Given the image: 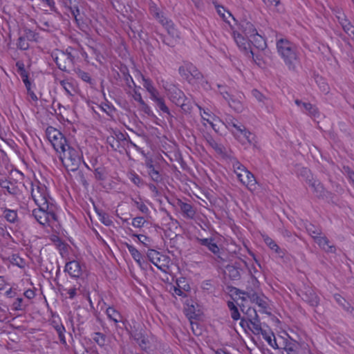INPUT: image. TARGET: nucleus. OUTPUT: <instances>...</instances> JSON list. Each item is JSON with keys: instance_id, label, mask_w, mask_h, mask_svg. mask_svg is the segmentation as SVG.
Here are the masks:
<instances>
[{"instance_id": "603ef678", "label": "nucleus", "mask_w": 354, "mask_h": 354, "mask_svg": "<svg viewBox=\"0 0 354 354\" xmlns=\"http://www.w3.org/2000/svg\"><path fill=\"white\" fill-rule=\"evenodd\" d=\"M241 134L243 136L250 144H253L255 142V136L248 131L245 127V131H242Z\"/></svg>"}, {"instance_id": "7ed1b4c3", "label": "nucleus", "mask_w": 354, "mask_h": 354, "mask_svg": "<svg viewBox=\"0 0 354 354\" xmlns=\"http://www.w3.org/2000/svg\"><path fill=\"white\" fill-rule=\"evenodd\" d=\"M46 134L48 140L51 143L57 152H66L69 146L65 136L57 129L53 127H47Z\"/></svg>"}, {"instance_id": "cd10ccee", "label": "nucleus", "mask_w": 354, "mask_h": 354, "mask_svg": "<svg viewBox=\"0 0 354 354\" xmlns=\"http://www.w3.org/2000/svg\"><path fill=\"white\" fill-rule=\"evenodd\" d=\"M120 71L122 73L123 78L129 87H131V85L130 84L131 82L135 85L131 76L129 75V69L125 65H122L120 66Z\"/></svg>"}, {"instance_id": "dca6fc26", "label": "nucleus", "mask_w": 354, "mask_h": 354, "mask_svg": "<svg viewBox=\"0 0 354 354\" xmlns=\"http://www.w3.org/2000/svg\"><path fill=\"white\" fill-rule=\"evenodd\" d=\"M249 37L250 38L249 39L250 42H251L255 48L261 50L266 48L267 46L266 41L265 39L258 33V32H256L254 35H251Z\"/></svg>"}, {"instance_id": "a211bd4d", "label": "nucleus", "mask_w": 354, "mask_h": 354, "mask_svg": "<svg viewBox=\"0 0 354 354\" xmlns=\"http://www.w3.org/2000/svg\"><path fill=\"white\" fill-rule=\"evenodd\" d=\"M218 86L219 88L223 89L221 90L220 93L225 98V100H226L228 102L229 105L236 111H239L240 109L241 108L240 102L236 100L232 99L230 94L228 93V92L223 89L224 86H222L221 85H218Z\"/></svg>"}, {"instance_id": "4be33fe9", "label": "nucleus", "mask_w": 354, "mask_h": 354, "mask_svg": "<svg viewBox=\"0 0 354 354\" xmlns=\"http://www.w3.org/2000/svg\"><path fill=\"white\" fill-rule=\"evenodd\" d=\"M168 91V95H169V97L171 100L174 102L176 100H179L181 97H184V93L178 88L174 85H171L170 88L167 89Z\"/></svg>"}, {"instance_id": "423d86ee", "label": "nucleus", "mask_w": 354, "mask_h": 354, "mask_svg": "<svg viewBox=\"0 0 354 354\" xmlns=\"http://www.w3.org/2000/svg\"><path fill=\"white\" fill-rule=\"evenodd\" d=\"M228 289H230V291L231 292H233L236 295L241 294L243 295H245L246 297H240L242 301H245L246 298H248L252 303H256L259 306L261 307L262 308L266 309L267 308L266 301H264L261 297H259L257 293L255 292H245L235 287H228Z\"/></svg>"}, {"instance_id": "58836bf2", "label": "nucleus", "mask_w": 354, "mask_h": 354, "mask_svg": "<svg viewBox=\"0 0 354 354\" xmlns=\"http://www.w3.org/2000/svg\"><path fill=\"white\" fill-rule=\"evenodd\" d=\"M159 254V252H157L155 250H149L147 252V257L149 258V261L153 263L156 266L158 267L157 263L156 262V260L160 261V258L158 257V255Z\"/></svg>"}, {"instance_id": "c9c22d12", "label": "nucleus", "mask_w": 354, "mask_h": 354, "mask_svg": "<svg viewBox=\"0 0 354 354\" xmlns=\"http://www.w3.org/2000/svg\"><path fill=\"white\" fill-rule=\"evenodd\" d=\"M16 66L17 68V71L22 80L25 79L26 77H28V73L26 71L24 64L22 62H17Z\"/></svg>"}, {"instance_id": "0eeeda50", "label": "nucleus", "mask_w": 354, "mask_h": 354, "mask_svg": "<svg viewBox=\"0 0 354 354\" xmlns=\"http://www.w3.org/2000/svg\"><path fill=\"white\" fill-rule=\"evenodd\" d=\"M243 266H248L245 261H235L233 264H229L225 266V273L228 275L231 280H239L241 277V272L243 271Z\"/></svg>"}, {"instance_id": "a18cd8bd", "label": "nucleus", "mask_w": 354, "mask_h": 354, "mask_svg": "<svg viewBox=\"0 0 354 354\" xmlns=\"http://www.w3.org/2000/svg\"><path fill=\"white\" fill-rule=\"evenodd\" d=\"M261 335H262L263 339L268 342V344L270 346H271L274 348H279V346L277 344V341H276L275 338H274V342H272L271 337L268 334L266 330L261 331Z\"/></svg>"}, {"instance_id": "7c9ffc66", "label": "nucleus", "mask_w": 354, "mask_h": 354, "mask_svg": "<svg viewBox=\"0 0 354 354\" xmlns=\"http://www.w3.org/2000/svg\"><path fill=\"white\" fill-rule=\"evenodd\" d=\"M75 73L77 75L78 77L81 78L83 81L88 83L91 85L94 84V82L91 77L88 73L85 72L81 69H77L75 70Z\"/></svg>"}, {"instance_id": "f8f14e48", "label": "nucleus", "mask_w": 354, "mask_h": 354, "mask_svg": "<svg viewBox=\"0 0 354 354\" xmlns=\"http://www.w3.org/2000/svg\"><path fill=\"white\" fill-rule=\"evenodd\" d=\"M178 205L179 206L185 217L188 218H194L196 214V211L191 204L184 203L179 199L178 200Z\"/></svg>"}, {"instance_id": "ea45409f", "label": "nucleus", "mask_w": 354, "mask_h": 354, "mask_svg": "<svg viewBox=\"0 0 354 354\" xmlns=\"http://www.w3.org/2000/svg\"><path fill=\"white\" fill-rule=\"evenodd\" d=\"M24 37L28 41H37L38 38V33L31 30L29 28H25L24 30Z\"/></svg>"}, {"instance_id": "e2e57ef3", "label": "nucleus", "mask_w": 354, "mask_h": 354, "mask_svg": "<svg viewBox=\"0 0 354 354\" xmlns=\"http://www.w3.org/2000/svg\"><path fill=\"white\" fill-rule=\"evenodd\" d=\"M344 32L350 37H354V26L350 23L343 28Z\"/></svg>"}, {"instance_id": "4d7b16f0", "label": "nucleus", "mask_w": 354, "mask_h": 354, "mask_svg": "<svg viewBox=\"0 0 354 354\" xmlns=\"http://www.w3.org/2000/svg\"><path fill=\"white\" fill-rule=\"evenodd\" d=\"M247 182L243 181L244 184H247V185H254L256 184V179L254 176L250 171H247Z\"/></svg>"}, {"instance_id": "f3484780", "label": "nucleus", "mask_w": 354, "mask_h": 354, "mask_svg": "<svg viewBox=\"0 0 354 354\" xmlns=\"http://www.w3.org/2000/svg\"><path fill=\"white\" fill-rule=\"evenodd\" d=\"M214 239L212 238H210V239L198 238L197 239V241L200 245L206 246L209 249V251H211L214 254H217L219 253L220 249L218 247V245H216V243H215L214 242Z\"/></svg>"}, {"instance_id": "c85d7f7f", "label": "nucleus", "mask_w": 354, "mask_h": 354, "mask_svg": "<svg viewBox=\"0 0 354 354\" xmlns=\"http://www.w3.org/2000/svg\"><path fill=\"white\" fill-rule=\"evenodd\" d=\"M130 335L134 339L136 337H139V335L142 333H144V330L140 324L136 323V322H133V326H130Z\"/></svg>"}, {"instance_id": "bf43d9fd", "label": "nucleus", "mask_w": 354, "mask_h": 354, "mask_svg": "<svg viewBox=\"0 0 354 354\" xmlns=\"http://www.w3.org/2000/svg\"><path fill=\"white\" fill-rule=\"evenodd\" d=\"M77 178L79 180V182L85 187L86 188L88 186V183L87 180H86L85 176L83 174L82 171H79L77 172Z\"/></svg>"}, {"instance_id": "f257e3e1", "label": "nucleus", "mask_w": 354, "mask_h": 354, "mask_svg": "<svg viewBox=\"0 0 354 354\" xmlns=\"http://www.w3.org/2000/svg\"><path fill=\"white\" fill-rule=\"evenodd\" d=\"M279 54L290 71H295L298 60L296 46L286 39H280L277 42Z\"/></svg>"}, {"instance_id": "a878e982", "label": "nucleus", "mask_w": 354, "mask_h": 354, "mask_svg": "<svg viewBox=\"0 0 354 354\" xmlns=\"http://www.w3.org/2000/svg\"><path fill=\"white\" fill-rule=\"evenodd\" d=\"M302 107L311 117L315 118L319 115L318 109L309 102L302 103Z\"/></svg>"}, {"instance_id": "20e7f679", "label": "nucleus", "mask_w": 354, "mask_h": 354, "mask_svg": "<svg viewBox=\"0 0 354 354\" xmlns=\"http://www.w3.org/2000/svg\"><path fill=\"white\" fill-rule=\"evenodd\" d=\"M31 196L37 205L44 206L45 204H53V199L47 193V188L44 185L37 182L35 184L31 183Z\"/></svg>"}, {"instance_id": "2f4dec72", "label": "nucleus", "mask_w": 354, "mask_h": 354, "mask_svg": "<svg viewBox=\"0 0 354 354\" xmlns=\"http://www.w3.org/2000/svg\"><path fill=\"white\" fill-rule=\"evenodd\" d=\"M125 245H126L129 252L131 254L133 259L136 261H139V260L142 259V254L135 247H133V245H131L129 243H126Z\"/></svg>"}, {"instance_id": "79ce46f5", "label": "nucleus", "mask_w": 354, "mask_h": 354, "mask_svg": "<svg viewBox=\"0 0 354 354\" xmlns=\"http://www.w3.org/2000/svg\"><path fill=\"white\" fill-rule=\"evenodd\" d=\"M139 346L144 350L147 348V345L149 342L148 339L145 337L144 333H142L139 337H136L133 339Z\"/></svg>"}, {"instance_id": "6e6552de", "label": "nucleus", "mask_w": 354, "mask_h": 354, "mask_svg": "<svg viewBox=\"0 0 354 354\" xmlns=\"http://www.w3.org/2000/svg\"><path fill=\"white\" fill-rule=\"evenodd\" d=\"M299 295L301 299L309 304L311 306H317L319 302V297L310 287H305L303 290H300Z\"/></svg>"}, {"instance_id": "5fc2aeb1", "label": "nucleus", "mask_w": 354, "mask_h": 354, "mask_svg": "<svg viewBox=\"0 0 354 354\" xmlns=\"http://www.w3.org/2000/svg\"><path fill=\"white\" fill-rule=\"evenodd\" d=\"M68 3H69V5H68V3L66 2V6H68L72 15L75 17V19L76 20H77V17L78 15H80V10H79L78 7L76 6H72L71 0L68 1Z\"/></svg>"}, {"instance_id": "1a4fd4ad", "label": "nucleus", "mask_w": 354, "mask_h": 354, "mask_svg": "<svg viewBox=\"0 0 354 354\" xmlns=\"http://www.w3.org/2000/svg\"><path fill=\"white\" fill-rule=\"evenodd\" d=\"M65 271L68 272L71 277L75 278L79 277L82 272L79 262L75 260L69 261L66 264Z\"/></svg>"}, {"instance_id": "aec40b11", "label": "nucleus", "mask_w": 354, "mask_h": 354, "mask_svg": "<svg viewBox=\"0 0 354 354\" xmlns=\"http://www.w3.org/2000/svg\"><path fill=\"white\" fill-rule=\"evenodd\" d=\"M154 101L156 106L159 108V109L165 113H167L169 117L171 118L172 115L169 111V108L167 106L165 102V100L162 97L160 96V95H158L157 96L154 97L151 99Z\"/></svg>"}, {"instance_id": "bb28decb", "label": "nucleus", "mask_w": 354, "mask_h": 354, "mask_svg": "<svg viewBox=\"0 0 354 354\" xmlns=\"http://www.w3.org/2000/svg\"><path fill=\"white\" fill-rule=\"evenodd\" d=\"M4 218L10 223H15L18 221L17 211L6 209L3 211Z\"/></svg>"}, {"instance_id": "338daca9", "label": "nucleus", "mask_w": 354, "mask_h": 354, "mask_svg": "<svg viewBox=\"0 0 354 354\" xmlns=\"http://www.w3.org/2000/svg\"><path fill=\"white\" fill-rule=\"evenodd\" d=\"M23 299L22 298H17V300L13 304V308L16 310H21L23 309L22 308V303H23Z\"/></svg>"}, {"instance_id": "393cba45", "label": "nucleus", "mask_w": 354, "mask_h": 354, "mask_svg": "<svg viewBox=\"0 0 354 354\" xmlns=\"http://www.w3.org/2000/svg\"><path fill=\"white\" fill-rule=\"evenodd\" d=\"M306 229L308 233L315 239V236H318L322 234V229L319 226L315 225L312 223L306 225Z\"/></svg>"}, {"instance_id": "de8ad7c7", "label": "nucleus", "mask_w": 354, "mask_h": 354, "mask_svg": "<svg viewBox=\"0 0 354 354\" xmlns=\"http://www.w3.org/2000/svg\"><path fill=\"white\" fill-rule=\"evenodd\" d=\"M134 205L143 214H147L149 212V209L147 206L142 202H138L136 200L131 198Z\"/></svg>"}, {"instance_id": "e433bc0d", "label": "nucleus", "mask_w": 354, "mask_h": 354, "mask_svg": "<svg viewBox=\"0 0 354 354\" xmlns=\"http://www.w3.org/2000/svg\"><path fill=\"white\" fill-rule=\"evenodd\" d=\"M227 123L229 127H232L236 129V131L241 133L242 131H245V126L243 124L239 125L236 122V120L234 118H229L227 120Z\"/></svg>"}, {"instance_id": "412c9836", "label": "nucleus", "mask_w": 354, "mask_h": 354, "mask_svg": "<svg viewBox=\"0 0 354 354\" xmlns=\"http://www.w3.org/2000/svg\"><path fill=\"white\" fill-rule=\"evenodd\" d=\"M264 241L266 244L271 249L275 251L277 254H279L280 257H283L284 255V251L281 250L279 245L275 243L274 240H272L269 236H266L264 238Z\"/></svg>"}, {"instance_id": "052dcab7", "label": "nucleus", "mask_w": 354, "mask_h": 354, "mask_svg": "<svg viewBox=\"0 0 354 354\" xmlns=\"http://www.w3.org/2000/svg\"><path fill=\"white\" fill-rule=\"evenodd\" d=\"M267 7H275L277 8L280 3V0H262Z\"/></svg>"}, {"instance_id": "9b49d317", "label": "nucleus", "mask_w": 354, "mask_h": 354, "mask_svg": "<svg viewBox=\"0 0 354 354\" xmlns=\"http://www.w3.org/2000/svg\"><path fill=\"white\" fill-rule=\"evenodd\" d=\"M308 184L313 189V192L317 198H324L325 196V189L319 180L311 178V179H308Z\"/></svg>"}, {"instance_id": "c756f323", "label": "nucleus", "mask_w": 354, "mask_h": 354, "mask_svg": "<svg viewBox=\"0 0 354 354\" xmlns=\"http://www.w3.org/2000/svg\"><path fill=\"white\" fill-rule=\"evenodd\" d=\"M106 315L108 317L113 320L115 324L119 322V319L121 317L120 314L118 312L115 308L112 307H109L106 309Z\"/></svg>"}, {"instance_id": "b1692460", "label": "nucleus", "mask_w": 354, "mask_h": 354, "mask_svg": "<svg viewBox=\"0 0 354 354\" xmlns=\"http://www.w3.org/2000/svg\"><path fill=\"white\" fill-rule=\"evenodd\" d=\"M143 81H144V87L147 89V91L150 93L151 98H153L154 97L159 95V92L158 90L153 87L152 85V82L149 79H145L143 77Z\"/></svg>"}, {"instance_id": "39448f33", "label": "nucleus", "mask_w": 354, "mask_h": 354, "mask_svg": "<svg viewBox=\"0 0 354 354\" xmlns=\"http://www.w3.org/2000/svg\"><path fill=\"white\" fill-rule=\"evenodd\" d=\"M64 156L66 159L65 167L66 169L71 171H77L81 163V158L78 151L68 146L66 151L64 153Z\"/></svg>"}, {"instance_id": "680f3d73", "label": "nucleus", "mask_w": 354, "mask_h": 354, "mask_svg": "<svg viewBox=\"0 0 354 354\" xmlns=\"http://www.w3.org/2000/svg\"><path fill=\"white\" fill-rule=\"evenodd\" d=\"M180 108L185 113H189L192 109L190 101L187 99V101L185 102L183 104H181Z\"/></svg>"}, {"instance_id": "5701e85b", "label": "nucleus", "mask_w": 354, "mask_h": 354, "mask_svg": "<svg viewBox=\"0 0 354 354\" xmlns=\"http://www.w3.org/2000/svg\"><path fill=\"white\" fill-rule=\"evenodd\" d=\"M62 57L66 56V59L68 60L71 64H74L75 57L77 56V52L72 47H68L64 51H62Z\"/></svg>"}, {"instance_id": "2eb2a0df", "label": "nucleus", "mask_w": 354, "mask_h": 354, "mask_svg": "<svg viewBox=\"0 0 354 354\" xmlns=\"http://www.w3.org/2000/svg\"><path fill=\"white\" fill-rule=\"evenodd\" d=\"M188 73H189L190 77H192V84H202L204 82L203 74L191 63H188Z\"/></svg>"}, {"instance_id": "69168bd1", "label": "nucleus", "mask_w": 354, "mask_h": 354, "mask_svg": "<svg viewBox=\"0 0 354 354\" xmlns=\"http://www.w3.org/2000/svg\"><path fill=\"white\" fill-rule=\"evenodd\" d=\"M252 95L257 100H259V102H263L265 97L264 95L261 93L259 92L258 90L257 89H253L252 91Z\"/></svg>"}, {"instance_id": "09e8293b", "label": "nucleus", "mask_w": 354, "mask_h": 354, "mask_svg": "<svg viewBox=\"0 0 354 354\" xmlns=\"http://www.w3.org/2000/svg\"><path fill=\"white\" fill-rule=\"evenodd\" d=\"M95 178L98 180H104L106 174L104 168L97 167L94 171Z\"/></svg>"}, {"instance_id": "9d476101", "label": "nucleus", "mask_w": 354, "mask_h": 354, "mask_svg": "<svg viewBox=\"0 0 354 354\" xmlns=\"http://www.w3.org/2000/svg\"><path fill=\"white\" fill-rule=\"evenodd\" d=\"M239 28L248 37L251 35H254V34L257 32L252 22L245 19L241 20L239 23Z\"/></svg>"}, {"instance_id": "6ab92c4d", "label": "nucleus", "mask_w": 354, "mask_h": 354, "mask_svg": "<svg viewBox=\"0 0 354 354\" xmlns=\"http://www.w3.org/2000/svg\"><path fill=\"white\" fill-rule=\"evenodd\" d=\"M239 306H240L241 311L247 315L249 322H252V321L254 320L257 322H260V319L257 315L256 309L250 307L246 310V311H245V306L243 304H239Z\"/></svg>"}, {"instance_id": "f704fd0d", "label": "nucleus", "mask_w": 354, "mask_h": 354, "mask_svg": "<svg viewBox=\"0 0 354 354\" xmlns=\"http://www.w3.org/2000/svg\"><path fill=\"white\" fill-rule=\"evenodd\" d=\"M96 212L100 217V221L106 226H109L112 224V221L110 219L109 215L104 212L102 210L97 209L95 208Z\"/></svg>"}, {"instance_id": "6e6d98bb", "label": "nucleus", "mask_w": 354, "mask_h": 354, "mask_svg": "<svg viewBox=\"0 0 354 354\" xmlns=\"http://www.w3.org/2000/svg\"><path fill=\"white\" fill-rule=\"evenodd\" d=\"M209 145L217 153L220 154L223 153V147L221 145L217 143L215 140H212L209 141Z\"/></svg>"}, {"instance_id": "473e14b6", "label": "nucleus", "mask_w": 354, "mask_h": 354, "mask_svg": "<svg viewBox=\"0 0 354 354\" xmlns=\"http://www.w3.org/2000/svg\"><path fill=\"white\" fill-rule=\"evenodd\" d=\"M148 174L151 177V180L156 183H160L162 181V175L157 169V167L148 170Z\"/></svg>"}, {"instance_id": "864d4df0", "label": "nucleus", "mask_w": 354, "mask_h": 354, "mask_svg": "<svg viewBox=\"0 0 354 354\" xmlns=\"http://www.w3.org/2000/svg\"><path fill=\"white\" fill-rule=\"evenodd\" d=\"M146 221L142 216H137L133 219L132 225L136 227H142Z\"/></svg>"}, {"instance_id": "4468645a", "label": "nucleus", "mask_w": 354, "mask_h": 354, "mask_svg": "<svg viewBox=\"0 0 354 354\" xmlns=\"http://www.w3.org/2000/svg\"><path fill=\"white\" fill-rule=\"evenodd\" d=\"M315 241L325 251L333 253L335 252V247L333 245H329V240L326 236H315Z\"/></svg>"}, {"instance_id": "8fccbe9b", "label": "nucleus", "mask_w": 354, "mask_h": 354, "mask_svg": "<svg viewBox=\"0 0 354 354\" xmlns=\"http://www.w3.org/2000/svg\"><path fill=\"white\" fill-rule=\"evenodd\" d=\"M216 8L218 15L225 20L227 21V17L225 15V12H227L229 17H232L234 20H235L234 17L232 15V14L228 11L225 10V8L222 6H216Z\"/></svg>"}, {"instance_id": "72a5a7b5", "label": "nucleus", "mask_w": 354, "mask_h": 354, "mask_svg": "<svg viewBox=\"0 0 354 354\" xmlns=\"http://www.w3.org/2000/svg\"><path fill=\"white\" fill-rule=\"evenodd\" d=\"M180 75L186 80L189 83H192V77H190L189 73H188V63L181 66L178 68Z\"/></svg>"}, {"instance_id": "13d9d810", "label": "nucleus", "mask_w": 354, "mask_h": 354, "mask_svg": "<svg viewBox=\"0 0 354 354\" xmlns=\"http://www.w3.org/2000/svg\"><path fill=\"white\" fill-rule=\"evenodd\" d=\"M299 175L305 178L307 183H308V179H311V178H313L311 176L310 171L305 167L301 169L299 171Z\"/></svg>"}, {"instance_id": "3c124183", "label": "nucleus", "mask_w": 354, "mask_h": 354, "mask_svg": "<svg viewBox=\"0 0 354 354\" xmlns=\"http://www.w3.org/2000/svg\"><path fill=\"white\" fill-rule=\"evenodd\" d=\"M133 236H136L138 241L142 243L145 246L149 247V243L151 241V239L144 234H133Z\"/></svg>"}, {"instance_id": "4c0bfd02", "label": "nucleus", "mask_w": 354, "mask_h": 354, "mask_svg": "<svg viewBox=\"0 0 354 354\" xmlns=\"http://www.w3.org/2000/svg\"><path fill=\"white\" fill-rule=\"evenodd\" d=\"M93 340L100 346H103L106 344V335L101 333H95Z\"/></svg>"}, {"instance_id": "0e129e2a", "label": "nucleus", "mask_w": 354, "mask_h": 354, "mask_svg": "<svg viewBox=\"0 0 354 354\" xmlns=\"http://www.w3.org/2000/svg\"><path fill=\"white\" fill-rule=\"evenodd\" d=\"M180 282H181V280L177 281L178 287L174 288V293L178 296L186 297V295L184 293V292L183 291V290L181 288V286H180Z\"/></svg>"}, {"instance_id": "37998d69", "label": "nucleus", "mask_w": 354, "mask_h": 354, "mask_svg": "<svg viewBox=\"0 0 354 354\" xmlns=\"http://www.w3.org/2000/svg\"><path fill=\"white\" fill-rule=\"evenodd\" d=\"M17 48L20 50H25L29 48V44L26 38L23 35L18 39Z\"/></svg>"}, {"instance_id": "a19ab883", "label": "nucleus", "mask_w": 354, "mask_h": 354, "mask_svg": "<svg viewBox=\"0 0 354 354\" xmlns=\"http://www.w3.org/2000/svg\"><path fill=\"white\" fill-rule=\"evenodd\" d=\"M11 263L13 265L18 266L19 268H23L25 266V261L21 258L18 254H13L11 258Z\"/></svg>"}, {"instance_id": "c03bdc74", "label": "nucleus", "mask_w": 354, "mask_h": 354, "mask_svg": "<svg viewBox=\"0 0 354 354\" xmlns=\"http://www.w3.org/2000/svg\"><path fill=\"white\" fill-rule=\"evenodd\" d=\"M106 142L111 146L113 151H117L120 147V143L118 140H116L115 136L108 137Z\"/></svg>"}, {"instance_id": "f03ea898", "label": "nucleus", "mask_w": 354, "mask_h": 354, "mask_svg": "<svg viewBox=\"0 0 354 354\" xmlns=\"http://www.w3.org/2000/svg\"><path fill=\"white\" fill-rule=\"evenodd\" d=\"M39 208L32 211V215L42 225H50L57 221V207L54 204L38 205Z\"/></svg>"}, {"instance_id": "49530a36", "label": "nucleus", "mask_w": 354, "mask_h": 354, "mask_svg": "<svg viewBox=\"0 0 354 354\" xmlns=\"http://www.w3.org/2000/svg\"><path fill=\"white\" fill-rule=\"evenodd\" d=\"M53 59L59 69H60L62 71H65V72L67 71L66 64H63V60H64V57H62V55L60 57L53 56Z\"/></svg>"}, {"instance_id": "774afa93", "label": "nucleus", "mask_w": 354, "mask_h": 354, "mask_svg": "<svg viewBox=\"0 0 354 354\" xmlns=\"http://www.w3.org/2000/svg\"><path fill=\"white\" fill-rule=\"evenodd\" d=\"M131 181L135 185L139 186V185L142 182V179L140 178V177L138 174H136V173H131Z\"/></svg>"}, {"instance_id": "ddd939ff", "label": "nucleus", "mask_w": 354, "mask_h": 354, "mask_svg": "<svg viewBox=\"0 0 354 354\" xmlns=\"http://www.w3.org/2000/svg\"><path fill=\"white\" fill-rule=\"evenodd\" d=\"M234 39L238 45V46L245 53H250L252 56L254 55V53L252 50H249L250 48V44L248 41L243 37L240 33L234 34Z\"/></svg>"}]
</instances>
